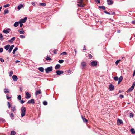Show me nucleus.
I'll list each match as a JSON object with an SVG mask.
<instances>
[{"mask_svg": "<svg viewBox=\"0 0 135 135\" xmlns=\"http://www.w3.org/2000/svg\"><path fill=\"white\" fill-rule=\"evenodd\" d=\"M0 61L2 62H4V60L2 58H1Z\"/></svg>", "mask_w": 135, "mask_h": 135, "instance_id": "nucleus-58", "label": "nucleus"}, {"mask_svg": "<svg viewBox=\"0 0 135 135\" xmlns=\"http://www.w3.org/2000/svg\"><path fill=\"white\" fill-rule=\"evenodd\" d=\"M58 62L60 63H62L64 62V60H60L58 61Z\"/></svg>", "mask_w": 135, "mask_h": 135, "instance_id": "nucleus-44", "label": "nucleus"}, {"mask_svg": "<svg viewBox=\"0 0 135 135\" xmlns=\"http://www.w3.org/2000/svg\"><path fill=\"white\" fill-rule=\"evenodd\" d=\"M91 66L93 67L96 66L97 65V62L95 61H92L91 62Z\"/></svg>", "mask_w": 135, "mask_h": 135, "instance_id": "nucleus-9", "label": "nucleus"}, {"mask_svg": "<svg viewBox=\"0 0 135 135\" xmlns=\"http://www.w3.org/2000/svg\"><path fill=\"white\" fill-rule=\"evenodd\" d=\"M57 50L56 49H51L50 51V53L51 54V52H52L54 54H56Z\"/></svg>", "mask_w": 135, "mask_h": 135, "instance_id": "nucleus-11", "label": "nucleus"}, {"mask_svg": "<svg viewBox=\"0 0 135 135\" xmlns=\"http://www.w3.org/2000/svg\"><path fill=\"white\" fill-rule=\"evenodd\" d=\"M21 116L22 117H24L25 115L26 109L24 106L22 107L21 108Z\"/></svg>", "mask_w": 135, "mask_h": 135, "instance_id": "nucleus-1", "label": "nucleus"}, {"mask_svg": "<svg viewBox=\"0 0 135 135\" xmlns=\"http://www.w3.org/2000/svg\"><path fill=\"white\" fill-rule=\"evenodd\" d=\"M31 4L33 6H35V2H32Z\"/></svg>", "mask_w": 135, "mask_h": 135, "instance_id": "nucleus-55", "label": "nucleus"}, {"mask_svg": "<svg viewBox=\"0 0 135 135\" xmlns=\"http://www.w3.org/2000/svg\"><path fill=\"white\" fill-rule=\"evenodd\" d=\"M117 32L118 33H120V30H118L117 31Z\"/></svg>", "mask_w": 135, "mask_h": 135, "instance_id": "nucleus-64", "label": "nucleus"}, {"mask_svg": "<svg viewBox=\"0 0 135 135\" xmlns=\"http://www.w3.org/2000/svg\"><path fill=\"white\" fill-rule=\"evenodd\" d=\"M41 90H39L38 91H37L35 93V94L36 96H37L38 95L41 94Z\"/></svg>", "mask_w": 135, "mask_h": 135, "instance_id": "nucleus-17", "label": "nucleus"}, {"mask_svg": "<svg viewBox=\"0 0 135 135\" xmlns=\"http://www.w3.org/2000/svg\"><path fill=\"white\" fill-rule=\"evenodd\" d=\"M18 49L17 47H15L12 53L13 54H15V52L18 50Z\"/></svg>", "mask_w": 135, "mask_h": 135, "instance_id": "nucleus-31", "label": "nucleus"}, {"mask_svg": "<svg viewBox=\"0 0 135 135\" xmlns=\"http://www.w3.org/2000/svg\"><path fill=\"white\" fill-rule=\"evenodd\" d=\"M8 105V108H9L11 107V105L9 102H7Z\"/></svg>", "mask_w": 135, "mask_h": 135, "instance_id": "nucleus-47", "label": "nucleus"}, {"mask_svg": "<svg viewBox=\"0 0 135 135\" xmlns=\"http://www.w3.org/2000/svg\"><path fill=\"white\" fill-rule=\"evenodd\" d=\"M13 80L14 81H16L18 80L17 76L15 75H13L12 77Z\"/></svg>", "mask_w": 135, "mask_h": 135, "instance_id": "nucleus-12", "label": "nucleus"}, {"mask_svg": "<svg viewBox=\"0 0 135 135\" xmlns=\"http://www.w3.org/2000/svg\"><path fill=\"white\" fill-rule=\"evenodd\" d=\"M9 12V11L8 10L6 9L4 11L3 14L4 15L8 13Z\"/></svg>", "mask_w": 135, "mask_h": 135, "instance_id": "nucleus-33", "label": "nucleus"}, {"mask_svg": "<svg viewBox=\"0 0 135 135\" xmlns=\"http://www.w3.org/2000/svg\"><path fill=\"white\" fill-rule=\"evenodd\" d=\"M114 89V86L112 84L110 85L109 86V89L110 91H112Z\"/></svg>", "mask_w": 135, "mask_h": 135, "instance_id": "nucleus-7", "label": "nucleus"}, {"mask_svg": "<svg viewBox=\"0 0 135 135\" xmlns=\"http://www.w3.org/2000/svg\"><path fill=\"white\" fill-rule=\"evenodd\" d=\"M89 57L90 58H91L92 57V56L90 54H89Z\"/></svg>", "mask_w": 135, "mask_h": 135, "instance_id": "nucleus-60", "label": "nucleus"}, {"mask_svg": "<svg viewBox=\"0 0 135 135\" xmlns=\"http://www.w3.org/2000/svg\"><path fill=\"white\" fill-rule=\"evenodd\" d=\"M20 62V61H19L18 60H16L15 62L16 63H17L18 62Z\"/></svg>", "mask_w": 135, "mask_h": 135, "instance_id": "nucleus-62", "label": "nucleus"}, {"mask_svg": "<svg viewBox=\"0 0 135 135\" xmlns=\"http://www.w3.org/2000/svg\"><path fill=\"white\" fill-rule=\"evenodd\" d=\"M114 80L115 81H117L118 80V78L117 76H115L114 77Z\"/></svg>", "mask_w": 135, "mask_h": 135, "instance_id": "nucleus-36", "label": "nucleus"}, {"mask_svg": "<svg viewBox=\"0 0 135 135\" xmlns=\"http://www.w3.org/2000/svg\"><path fill=\"white\" fill-rule=\"evenodd\" d=\"M43 104L45 105H47V103L46 101H44L43 102Z\"/></svg>", "mask_w": 135, "mask_h": 135, "instance_id": "nucleus-42", "label": "nucleus"}, {"mask_svg": "<svg viewBox=\"0 0 135 135\" xmlns=\"http://www.w3.org/2000/svg\"><path fill=\"white\" fill-rule=\"evenodd\" d=\"M20 102L21 104H23L24 103L25 101L22 100H20Z\"/></svg>", "mask_w": 135, "mask_h": 135, "instance_id": "nucleus-56", "label": "nucleus"}, {"mask_svg": "<svg viewBox=\"0 0 135 135\" xmlns=\"http://www.w3.org/2000/svg\"><path fill=\"white\" fill-rule=\"evenodd\" d=\"M117 123L118 124H120L123 123V121L122 120L118 119L117 120Z\"/></svg>", "mask_w": 135, "mask_h": 135, "instance_id": "nucleus-20", "label": "nucleus"}, {"mask_svg": "<svg viewBox=\"0 0 135 135\" xmlns=\"http://www.w3.org/2000/svg\"><path fill=\"white\" fill-rule=\"evenodd\" d=\"M9 75L10 76H11L13 74V72L12 71H11L9 73Z\"/></svg>", "mask_w": 135, "mask_h": 135, "instance_id": "nucleus-39", "label": "nucleus"}, {"mask_svg": "<svg viewBox=\"0 0 135 135\" xmlns=\"http://www.w3.org/2000/svg\"><path fill=\"white\" fill-rule=\"evenodd\" d=\"M57 75H60L61 74L63 73L64 71H60L59 70H57L56 72Z\"/></svg>", "mask_w": 135, "mask_h": 135, "instance_id": "nucleus-8", "label": "nucleus"}, {"mask_svg": "<svg viewBox=\"0 0 135 135\" xmlns=\"http://www.w3.org/2000/svg\"><path fill=\"white\" fill-rule=\"evenodd\" d=\"M132 24H135V20H134V21H132Z\"/></svg>", "mask_w": 135, "mask_h": 135, "instance_id": "nucleus-63", "label": "nucleus"}, {"mask_svg": "<svg viewBox=\"0 0 135 135\" xmlns=\"http://www.w3.org/2000/svg\"><path fill=\"white\" fill-rule=\"evenodd\" d=\"M16 133L14 131H12L11 132V135H15Z\"/></svg>", "mask_w": 135, "mask_h": 135, "instance_id": "nucleus-30", "label": "nucleus"}, {"mask_svg": "<svg viewBox=\"0 0 135 135\" xmlns=\"http://www.w3.org/2000/svg\"><path fill=\"white\" fill-rule=\"evenodd\" d=\"M27 103L28 104H30L31 103L33 104L35 103V101L33 99H32L31 100H28V101Z\"/></svg>", "mask_w": 135, "mask_h": 135, "instance_id": "nucleus-13", "label": "nucleus"}, {"mask_svg": "<svg viewBox=\"0 0 135 135\" xmlns=\"http://www.w3.org/2000/svg\"><path fill=\"white\" fill-rule=\"evenodd\" d=\"M12 49H11L9 48V49L8 50V52L9 53H10L11 52V51H12Z\"/></svg>", "mask_w": 135, "mask_h": 135, "instance_id": "nucleus-59", "label": "nucleus"}, {"mask_svg": "<svg viewBox=\"0 0 135 135\" xmlns=\"http://www.w3.org/2000/svg\"><path fill=\"white\" fill-rule=\"evenodd\" d=\"M20 37L21 38H25V36L23 35H20Z\"/></svg>", "mask_w": 135, "mask_h": 135, "instance_id": "nucleus-45", "label": "nucleus"}, {"mask_svg": "<svg viewBox=\"0 0 135 135\" xmlns=\"http://www.w3.org/2000/svg\"><path fill=\"white\" fill-rule=\"evenodd\" d=\"M120 98H122L124 97V96L123 95H120L119 96Z\"/></svg>", "mask_w": 135, "mask_h": 135, "instance_id": "nucleus-54", "label": "nucleus"}, {"mask_svg": "<svg viewBox=\"0 0 135 135\" xmlns=\"http://www.w3.org/2000/svg\"><path fill=\"white\" fill-rule=\"evenodd\" d=\"M23 5L21 4H20L17 7V8L19 10H20L21 8H23Z\"/></svg>", "mask_w": 135, "mask_h": 135, "instance_id": "nucleus-18", "label": "nucleus"}, {"mask_svg": "<svg viewBox=\"0 0 135 135\" xmlns=\"http://www.w3.org/2000/svg\"><path fill=\"white\" fill-rule=\"evenodd\" d=\"M61 55H66L67 54L65 52H63L61 54Z\"/></svg>", "mask_w": 135, "mask_h": 135, "instance_id": "nucleus-52", "label": "nucleus"}, {"mask_svg": "<svg viewBox=\"0 0 135 135\" xmlns=\"http://www.w3.org/2000/svg\"><path fill=\"white\" fill-rule=\"evenodd\" d=\"M17 98L19 100H20L21 99V95H19L17 97Z\"/></svg>", "mask_w": 135, "mask_h": 135, "instance_id": "nucleus-43", "label": "nucleus"}, {"mask_svg": "<svg viewBox=\"0 0 135 135\" xmlns=\"http://www.w3.org/2000/svg\"><path fill=\"white\" fill-rule=\"evenodd\" d=\"M10 29H4L3 31V32L4 33H5L6 34H7L8 33L9 31V30Z\"/></svg>", "mask_w": 135, "mask_h": 135, "instance_id": "nucleus-16", "label": "nucleus"}, {"mask_svg": "<svg viewBox=\"0 0 135 135\" xmlns=\"http://www.w3.org/2000/svg\"><path fill=\"white\" fill-rule=\"evenodd\" d=\"M81 117L84 122L86 123L88 122V120L85 118H84L83 116H82Z\"/></svg>", "mask_w": 135, "mask_h": 135, "instance_id": "nucleus-22", "label": "nucleus"}, {"mask_svg": "<svg viewBox=\"0 0 135 135\" xmlns=\"http://www.w3.org/2000/svg\"><path fill=\"white\" fill-rule=\"evenodd\" d=\"M6 98L7 99H10L11 98V97H9L8 95H6Z\"/></svg>", "mask_w": 135, "mask_h": 135, "instance_id": "nucleus-51", "label": "nucleus"}, {"mask_svg": "<svg viewBox=\"0 0 135 135\" xmlns=\"http://www.w3.org/2000/svg\"><path fill=\"white\" fill-rule=\"evenodd\" d=\"M135 86V82L133 83L132 86L130 88L127 90L128 92H129L132 91L134 89V86Z\"/></svg>", "mask_w": 135, "mask_h": 135, "instance_id": "nucleus-3", "label": "nucleus"}, {"mask_svg": "<svg viewBox=\"0 0 135 135\" xmlns=\"http://www.w3.org/2000/svg\"><path fill=\"white\" fill-rule=\"evenodd\" d=\"M123 79V77L122 76H120L119 78H118V84H119L122 81Z\"/></svg>", "mask_w": 135, "mask_h": 135, "instance_id": "nucleus-19", "label": "nucleus"}, {"mask_svg": "<svg viewBox=\"0 0 135 135\" xmlns=\"http://www.w3.org/2000/svg\"><path fill=\"white\" fill-rule=\"evenodd\" d=\"M14 47V45H11L10 46L9 48L12 50L13 48Z\"/></svg>", "mask_w": 135, "mask_h": 135, "instance_id": "nucleus-48", "label": "nucleus"}, {"mask_svg": "<svg viewBox=\"0 0 135 135\" xmlns=\"http://www.w3.org/2000/svg\"><path fill=\"white\" fill-rule=\"evenodd\" d=\"M10 116L11 117V118L12 119H13L12 118V117H14V115H13V113H11V114H9Z\"/></svg>", "mask_w": 135, "mask_h": 135, "instance_id": "nucleus-41", "label": "nucleus"}, {"mask_svg": "<svg viewBox=\"0 0 135 135\" xmlns=\"http://www.w3.org/2000/svg\"><path fill=\"white\" fill-rule=\"evenodd\" d=\"M38 70L41 72H43L44 71V69L42 67H40L38 68Z\"/></svg>", "mask_w": 135, "mask_h": 135, "instance_id": "nucleus-26", "label": "nucleus"}, {"mask_svg": "<svg viewBox=\"0 0 135 135\" xmlns=\"http://www.w3.org/2000/svg\"><path fill=\"white\" fill-rule=\"evenodd\" d=\"M18 31L20 34H24L25 33V32L23 30H19Z\"/></svg>", "mask_w": 135, "mask_h": 135, "instance_id": "nucleus-38", "label": "nucleus"}, {"mask_svg": "<svg viewBox=\"0 0 135 135\" xmlns=\"http://www.w3.org/2000/svg\"><path fill=\"white\" fill-rule=\"evenodd\" d=\"M52 70V67L50 66L46 68L45 71L46 73H48L49 72L51 71Z\"/></svg>", "mask_w": 135, "mask_h": 135, "instance_id": "nucleus-4", "label": "nucleus"}, {"mask_svg": "<svg viewBox=\"0 0 135 135\" xmlns=\"http://www.w3.org/2000/svg\"><path fill=\"white\" fill-rule=\"evenodd\" d=\"M27 18V17H25L24 19H20L19 22L22 23H24L26 21Z\"/></svg>", "mask_w": 135, "mask_h": 135, "instance_id": "nucleus-6", "label": "nucleus"}, {"mask_svg": "<svg viewBox=\"0 0 135 135\" xmlns=\"http://www.w3.org/2000/svg\"><path fill=\"white\" fill-rule=\"evenodd\" d=\"M25 98L27 99H28L31 97V95L28 92H27L26 93Z\"/></svg>", "mask_w": 135, "mask_h": 135, "instance_id": "nucleus-10", "label": "nucleus"}, {"mask_svg": "<svg viewBox=\"0 0 135 135\" xmlns=\"http://www.w3.org/2000/svg\"><path fill=\"white\" fill-rule=\"evenodd\" d=\"M15 37H12L11 39L9 40L8 41L9 43H12L15 40Z\"/></svg>", "mask_w": 135, "mask_h": 135, "instance_id": "nucleus-15", "label": "nucleus"}, {"mask_svg": "<svg viewBox=\"0 0 135 135\" xmlns=\"http://www.w3.org/2000/svg\"><path fill=\"white\" fill-rule=\"evenodd\" d=\"M108 4L109 5H111L113 4V1L112 0H107Z\"/></svg>", "mask_w": 135, "mask_h": 135, "instance_id": "nucleus-14", "label": "nucleus"}, {"mask_svg": "<svg viewBox=\"0 0 135 135\" xmlns=\"http://www.w3.org/2000/svg\"><path fill=\"white\" fill-rule=\"evenodd\" d=\"M9 4H6V5H4V7L6 8V7H8L9 6Z\"/></svg>", "mask_w": 135, "mask_h": 135, "instance_id": "nucleus-49", "label": "nucleus"}, {"mask_svg": "<svg viewBox=\"0 0 135 135\" xmlns=\"http://www.w3.org/2000/svg\"><path fill=\"white\" fill-rule=\"evenodd\" d=\"M5 120L4 119L2 118H0V122L3 123L5 122Z\"/></svg>", "mask_w": 135, "mask_h": 135, "instance_id": "nucleus-27", "label": "nucleus"}, {"mask_svg": "<svg viewBox=\"0 0 135 135\" xmlns=\"http://www.w3.org/2000/svg\"><path fill=\"white\" fill-rule=\"evenodd\" d=\"M133 116V114L132 113H131L130 114V117L132 118Z\"/></svg>", "mask_w": 135, "mask_h": 135, "instance_id": "nucleus-50", "label": "nucleus"}, {"mask_svg": "<svg viewBox=\"0 0 135 135\" xmlns=\"http://www.w3.org/2000/svg\"><path fill=\"white\" fill-rule=\"evenodd\" d=\"M4 92L5 93H9V91L6 88L4 90Z\"/></svg>", "mask_w": 135, "mask_h": 135, "instance_id": "nucleus-32", "label": "nucleus"}, {"mask_svg": "<svg viewBox=\"0 0 135 135\" xmlns=\"http://www.w3.org/2000/svg\"><path fill=\"white\" fill-rule=\"evenodd\" d=\"M99 7L100 8L103 9V10H105V6H99Z\"/></svg>", "mask_w": 135, "mask_h": 135, "instance_id": "nucleus-29", "label": "nucleus"}, {"mask_svg": "<svg viewBox=\"0 0 135 135\" xmlns=\"http://www.w3.org/2000/svg\"><path fill=\"white\" fill-rule=\"evenodd\" d=\"M3 49L2 48H0V53L2 52L3 51Z\"/></svg>", "mask_w": 135, "mask_h": 135, "instance_id": "nucleus-57", "label": "nucleus"}, {"mask_svg": "<svg viewBox=\"0 0 135 135\" xmlns=\"http://www.w3.org/2000/svg\"><path fill=\"white\" fill-rule=\"evenodd\" d=\"M19 23L20 24V27H21L23 25V24L21 22L19 21Z\"/></svg>", "mask_w": 135, "mask_h": 135, "instance_id": "nucleus-46", "label": "nucleus"}, {"mask_svg": "<svg viewBox=\"0 0 135 135\" xmlns=\"http://www.w3.org/2000/svg\"><path fill=\"white\" fill-rule=\"evenodd\" d=\"M40 6H45L46 5V4L45 3H41L40 4Z\"/></svg>", "mask_w": 135, "mask_h": 135, "instance_id": "nucleus-34", "label": "nucleus"}, {"mask_svg": "<svg viewBox=\"0 0 135 135\" xmlns=\"http://www.w3.org/2000/svg\"><path fill=\"white\" fill-rule=\"evenodd\" d=\"M130 131L131 132L132 134H135V131L134 129L133 128L131 129L130 130Z\"/></svg>", "mask_w": 135, "mask_h": 135, "instance_id": "nucleus-25", "label": "nucleus"}, {"mask_svg": "<svg viewBox=\"0 0 135 135\" xmlns=\"http://www.w3.org/2000/svg\"><path fill=\"white\" fill-rule=\"evenodd\" d=\"M121 60H120L119 59V60H117L115 62V64L116 65H118L119 62Z\"/></svg>", "mask_w": 135, "mask_h": 135, "instance_id": "nucleus-40", "label": "nucleus"}, {"mask_svg": "<svg viewBox=\"0 0 135 135\" xmlns=\"http://www.w3.org/2000/svg\"><path fill=\"white\" fill-rule=\"evenodd\" d=\"M135 70L134 71L133 76L134 77L135 76Z\"/></svg>", "mask_w": 135, "mask_h": 135, "instance_id": "nucleus-61", "label": "nucleus"}, {"mask_svg": "<svg viewBox=\"0 0 135 135\" xmlns=\"http://www.w3.org/2000/svg\"><path fill=\"white\" fill-rule=\"evenodd\" d=\"M46 59L47 60L50 61L51 60V59L50 57H49L48 56H47L46 57Z\"/></svg>", "mask_w": 135, "mask_h": 135, "instance_id": "nucleus-35", "label": "nucleus"}, {"mask_svg": "<svg viewBox=\"0 0 135 135\" xmlns=\"http://www.w3.org/2000/svg\"><path fill=\"white\" fill-rule=\"evenodd\" d=\"M60 64H58L56 65L55 66V69H57L59 68H60Z\"/></svg>", "mask_w": 135, "mask_h": 135, "instance_id": "nucleus-23", "label": "nucleus"}, {"mask_svg": "<svg viewBox=\"0 0 135 135\" xmlns=\"http://www.w3.org/2000/svg\"><path fill=\"white\" fill-rule=\"evenodd\" d=\"M104 12L107 14H109V15L110 14V13L108 12L107 11H104Z\"/></svg>", "mask_w": 135, "mask_h": 135, "instance_id": "nucleus-53", "label": "nucleus"}, {"mask_svg": "<svg viewBox=\"0 0 135 135\" xmlns=\"http://www.w3.org/2000/svg\"><path fill=\"white\" fill-rule=\"evenodd\" d=\"M81 65L82 67V69H84L85 68L86 66V64L85 62H83L81 63Z\"/></svg>", "mask_w": 135, "mask_h": 135, "instance_id": "nucleus-5", "label": "nucleus"}, {"mask_svg": "<svg viewBox=\"0 0 135 135\" xmlns=\"http://www.w3.org/2000/svg\"><path fill=\"white\" fill-rule=\"evenodd\" d=\"M19 24V22H15L13 25L15 27H16Z\"/></svg>", "mask_w": 135, "mask_h": 135, "instance_id": "nucleus-28", "label": "nucleus"}, {"mask_svg": "<svg viewBox=\"0 0 135 135\" xmlns=\"http://www.w3.org/2000/svg\"><path fill=\"white\" fill-rule=\"evenodd\" d=\"M11 108L12 109V111L14 112V111H15L16 110L15 107V106H13L12 107H11Z\"/></svg>", "mask_w": 135, "mask_h": 135, "instance_id": "nucleus-37", "label": "nucleus"}, {"mask_svg": "<svg viewBox=\"0 0 135 135\" xmlns=\"http://www.w3.org/2000/svg\"><path fill=\"white\" fill-rule=\"evenodd\" d=\"M83 0H78L77 3L80 4H78V5L79 7H83L85 6V5L83 4H82Z\"/></svg>", "mask_w": 135, "mask_h": 135, "instance_id": "nucleus-2", "label": "nucleus"}, {"mask_svg": "<svg viewBox=\"0 0 135 135\" xmlns=\"http://www.w3.org/2000/svg\"><path fill=\"white\" fill-rule=\"evenodd\" d=\"M10 46V45L9 44H8L5 46L4 48L6 50H7L9 48Z\"/></svg>", "mask_w": 135, "mask_h": 135, "instance_id": "nucleus-21", "label": "nucleus"}, {"mask_svg": "<svg viewBox=\"0 0 135 135\" xmlns=\"http://www.w3.org/2000/svg\"><path fill=\"white\" fill-rule=\"evenodd\" d=\"M4 39V38L2 34L0 33V40L1 41H2Z\"/></svg>", "mask_w": 135, "mask_h": 135, "instance_id": "nucleus-24", "label": "nucleus"}]
</instances>
